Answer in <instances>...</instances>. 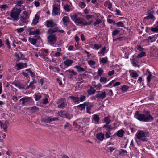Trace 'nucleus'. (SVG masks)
I'll list each match as a JSON object with an SVG mask.
<instances>
[{
    "label": "nucleus",
    "mask_w": 158,
    "mask_h": 158,
    "mask_svg": "<svg viewBox=\"0 0 158 158\" xmlns=\"http://www.w3.org/2000/svg\"><path fill=\"white\" fill-rule=\"evenodd\" d=\"M134 117L138 120L143 122H150L152 121L153 119L150 112L148 111L143 113H140L139 111H136Z\"/></svg>",
    "instance_id": "nucleus-1"
},
{
    "label": "nucleus",
    "mask_w": 158,
    "mask_h": 158,
    "mask_svg": "<svg viewBox=\"0 0 158 158\" xmlns=\"http://www.w3.org/2000/svg\"><path fill=\"white\" fill-rule=\"evenodd\" d=\"M46 26L48 28H54L53 29L50 28L47 31L48 34L54 33L56 32L64 33V31L63 30H60L59 27L57 26L56 24L54 23L52 20H47L46 22Z\"/></svg>",
    "instance_id": "nucleus-2"
},
{
    "label": "nucleus",
    "mask_w": 158,
    "mask_h": 158,
    "mask_svg": "<svg viewBox=\"0 0 158 158\" xmlns=\"http://www.w3.org/2000/svg\"><path fill=\"white\" fill-rule=\"evenodd\" d=\"M88 122L86 119H85L83 120H77L74 122L73 123V125L75 126L76 130L80 133H85V130L84 129L83 127H84Z\"/></svg>",
    "instance_id": "nucleus-3"
},
{
    "label": "nucleus",
    "mask_w": 158,
    "mask_h": 158,
    "mask_svg": "<svg viewBox=\"0 0 158 158\" xmlns=\"http://www.w3.org/2000/svg\"><path fill=\"white\" fill-rule=\"evenodd\" d=\"M71 19L75 22L77 25L81 26L90 25L93 23V21L87 22L85 20L82 18H79L76 14H73L71 15Z\"/></svg>",
    "instance_id": "nucleus-4"
},
{
    "label": "nucleus",
    "mask_w": 158,
    "mask_h": 158,
    "mask_svg": "<svg viewBox=\"0 0 158 158\" xmlns=\"http://www.w3.org/2000/svg\"><path fill=\"white\" fill-rule=\"evenodd\" d=\"M148 132L146 130H138L136 134L137 138L140 142H144L147 140L146 137L148 136Z\"/></svg>",
    "instance_id": "nucleus-5"
},
{
    "label": "nucleus",
    "mask_w": 158,
    "mask_h": 158,
    "mask_svg": "<svg viewBox=\"0 0 158 158\" xmlns=\"http://www.w3.org/2000/svg\"><path fill=\"white\" fill-rule=\"evenodd\" d=\"M21 12L20 9L14 8L11 10L10 16L14 20L17 21L19 19V16Z\"/></svg>",
    "instance_id": "nucleus-6"
},
{
    "label": "nucleus",
    "mask_w": 158,
    "mask_h": 158,
    "mask_svg": "<svg viewBox=\"0 0 158 158\" xmlns=\"http://www.w3.org/2000/svg\"><path fill=\"white\" fill-rule=\"evenodd\" d=\"M23 15L20 18V20L23 23L27 24L28 22V19L29 18V14L27 12L24 11L23 12Z\"/></svg>",
    "instance_id": "nucleus-7"
},
{
    "label": "nucleus",
    "mask_w": 158,
    "mask_h": 158,
    "mask_svg": "<svg viewBox=\"0 0 158 158\" xmlns=\"http://www.w3.org/2000/svg\"><path fill=\"white\" fill-rule=\"evenodd\" d=\"M50 35L48 37V41L51 44H54L56 43L57 37L56 34H48Z\"/></svg>",
    "instance_id": "nucleus-8"
},
{
    "label": "nucleus",
    "mask_w": 158,
    "mask_h": 158,
    "mask_svg": "<svg viewBox=\"0 0 158 158\" xmlns=\"http://www.w3.org/2000/svg\"><path fill=\"white\" fill-rule=\"evenodd\" d=\"M31 100V97L25 96L20 99L19 102L20 104L24 106L26 103L29 102Z\"/></svg>",
    "instance_id": "nucleus-9"
},
{
    "label": "nucleus",
    "mask_w": 158,
    "mask_h": 158,
    "mask_svg": "<svg viewBox=\"0 0 158 158\" xmlns=\"http://www.w3.org/2000/svg\"><path fill=\"white\" fill-rule=\"evenodd\" d=\"M40 36L39 35H36L33 36V37H29V41L33 45H35L37 41L38 40L40 39Z\"/></svg>",
    "instance_id": "nucleus-10"
},
{
    "label": "nucleus",
    "mask_w": 158,
    "mask_h": 158,
    "mask_svg": "<svg viewBox=\"0 0 158 158\" xmlns=\"http://www.w3.org/2000/svg\"><path fill=\"white\" fill-rule=\"evenodd\" d=\"M65 102L66 100L65 98H63L59 99L57 102L58 107L62 108L65 107L66 106Z\"/></svg>",
    "instance_id": "nucleus-11"
},
{
    "label": "nucleus",
    "mask_w": 158,
    "mask_h": 158,
    "mask_svg": "<svg viewBox=\"0 0 158 158\" xmlns=\"http://www.w3.org/2000/svg\"><path fill=\"white\" fill-rule=\"evenodd\" d=\"M98 93L96 95V98L103 99L106 97V94L105 92L99 91H98Z\"/></svg>",
    "instance_id": "nucleus-12"
},
{
    "label": "nucleus",
    "mask_w": 158,
    "mask_h": 158,
    "mask_svg": "<svg viewBox=\"0 0 158 158\" xmlns=\"http://www.w3.org/2000/svg\"><path fill=\"white\" fill-rule=\"evenodd\" d=\"M145 75L147 76V83L148 85L150 83L151 79L152 77V75L151 74L149 69L147 70L145 73Z\"/></svg>",
    "instance_id": "nucleus-13"
},
{
    "label": "nucleus",
    "mask_w": 158,
    "mask_h": 158,
    "mask_svg": "<svg viewBox=\"0 0 158 158\" xmlns=\"http://www.w3.org/2000/svg\"><path fill=\"white\" fill-rule=\"evenodd\" d=\"M60 7H53L52 11V15L55 16L59 15L60 14Z\"/></svg>",
    "instance_id": "nucleus-14"
},
{
    "label": "nucleus",
    "mask_w": 158,
    "mask_h": 158,
    "mask_svg": "<svg viewBox=\"0 0 158 158\" xmlns=\"http://www.w3.org/2000/svg\"><path fill=\"white\" fill-rule=\"evenodd\" d=\"M27 67L26 63H19L15 65V68L18 70Z\"/></svg>",
    "instance_id": "nucleus-15"
},
{
    "label": "nucleus",
    "mask_w": 158,
    "mask_h": 158,
    "mask_svg": "<svg viewBox=\"0 0 158 158\" xmlns=\"http://www.w3.org/2000/svg\"><path fill=\"white\" fill-rule=\"evenodd\" d=\"M58 118L56 117L52 118V117H49L43 119L44 121L47 123H49L53 121H56Z\"/></svg>",
    "instance_id": "nucleus-16"
},
{
    "label": "nucleus",
    "mask_w": 158,
    "mask_h": 158,
    "mask_svg": "<svg viewBox=\"0 0 158 158\" xmlns=\"http://www.w3.org/2000/svg\"><path fill=\"white\" fill-rule=\"evenodd\" d=\"M73 62V60L70 59H67L63 63L65 66L68 67L71 66Z\"/></svg>",
    "instance_id": "nucleus-17"
},
{
    "label": "nucleus",
    "mask_w": 158,
    "mask_h": 158,
    "mask_svg": "<svg viewBox=\"0 0 158 158\" xmlns=\"http://www.w3.org/2000/svg\"><path fill=\"white\" fill-rule=\"evenodd\" d=\"M97 139L100 141H102L104 139V135L102 132H99L96 135Z\"/></svg>",
    "instance_id": "nucleus-18"
},
{
    "label": "nucleus",
    "mask_w": 158,
    "mask_h": 158,
    "mask_svg": "<svg viewBox=\"0 0 158 158\" xmlns=\"http://www.w3.org/2000/svg\"><path fill=\"white\" fill-rule=\"evenodd\" d=\"M88 102H86L82 104H80L77 106V108L80 110H82L84 109L86 106H87L88 104Z\"/></svg>",
    "instance_id": "nucleus-19"
},
{
    "label": "nucleus",
    "mask_w": 158,
    "mask_h": 158,
    "mask_svg": "<svg viewBox=\"0 0 158 158\" xmlns=\"http://www.w3.org/2000/svg\"><path fill=\"white\" fill-rule=\"evenodd\" d=\"M130 75L135 79H137L139 76V75L134 70H132L130 72Z\"/></svg>",
    "instance_id": "nucleus-20"
},
{
    "label": "nucleus",
    "mask_w": 158,
    "mask_h": 158,
    "mask_svg": "<svg viewBox=\"0 0 158 158\" xmlns=\"http://www.w3.org/2000/svg\"><path fill=\"white\" fill-rule=\"evenodd\" d=\"M69 98L74 103L78 104L79 103L78 97H75L74 96H69Z\"/></svg>",
    "instance_id": "nucleus-21"
},
{
    "label": "nucleus",
    "mask_w": 158,
    "mask_h": 158,
    "mask_svg": "<svg viewBox=\"0 0 158 158\" xmlns=\"http://www.w3.org/2000/svg\"><path fill=\"white\" fill-rule=\"evenodd\" d=\"M96 92V90L94 89L92 87H90V88L87 90L88 96L94 94Z\"/></svg>",
    "instance_id": "nucleus-22"
},
{
    "label": "nucleus",
    "mask_w": 158,
    "mask_h": 158,
    "mask_svg": "<svg viewBox=\"0 0 158 158\" xmlns=\"http://www.w3.org/2000/svg\"><path fill=\"white\" fill-rule=\"evenodd\" d=\"M104 5L105 7H108L110 10H111L112 7V4L109 0L106 1Z\"/></svg>",
    "instance_id": "nucleus-23"
},
{
    "label": "nucleus",
    "mask_w": 158,
    "mask_h": 158,
    "mask_svg": "<svg viewBox=\"0 0 158 158\" xmlns=\"http://www.w3.org/2000/svg\"><path fill=\"white\" fill-rule=\"evenodd\" d=\"M39 19V17L37 15H35L31 25L33 26L36 25L38 23Z\"/></svg>",
    "instance_id": "nucleus-24"
},
{
    "label": "nucleus",
    "mask_w": 158,
    "mask_h": 158,
    "mask_svg": "<svg viewBox=\"0 0 158 158\" xmlns=\"http://www.w3.org/2000/svg\"><path fill=\"white\" fill-rule=\"evenodd\" d=\"M93 120L95 123H99V116L97 114H95L92 116Z\"/></svg>",
    "instance_id": "nucleus-25"
},
{
    "label": "nucleus",
    "mask_w": 158,
    "mask_h": 158,
    "mask_svg": "<svg viewBox=\"0 0 158 158\" xmlns=\"http://www.w3.org/2000/svg\"><path fill=\"white\" fill-rule=\"evenodd\" d=\"M63 23L64 25H67L70 21L69 18L67 16H64L62 19Z\"/></svg>",
    "instance_id": "nucleus-26"
},
{
    "label": "nucleus",
    "mask_w": 158,
    "mask_h": 158,
    "mask_svg": "<svg viewBox=\"0 0 158 158\" xmlns=\"http://www.w3.org/2000/svg\"><path fill=\"white\" fill-rule=\"evenodd\" d=\"M88 105L86 106V112L87 113L91 114V109L93 107V106L89 103L88 102Z\"/></svg>",
    "instance_id": "nucleus-27"
},
{
    "label": "nucleus",
    "mask_w": 158,
    "mask_h": 158,
    "mask_svg": "<svg viewBox=\"0 0 158 158\" xmlns=\"http://www.w3.org/2000/svg\"><path fill=\"white\" fill-rule=\"evenodd\" d=\"M66 72L68 73L70 76H75L77 75V73L73 69H69L66 71Z\"/></svg>",
    "instance_id": "nucleus-28"
},
{
    "label": "nucleus",
    "mask_w": 158,
    "mask_h": 158,
    "mask_svg": "<svg viewBox=\"0 0 158 158\" xmlns=\"http://www.w3.org/2000/svg\"><path fill=\"white\" fill-rule=\"evenodd\" d=\"M0 125L1 126V128L3 129L5 132L6 131L7 126L6 122L4 124H3L1 121H0Z\"/></svg>",
    "instance_id": "nucleus-29"
},
{
    "label": "nucleus",
    "mask_w": 158,
    "mask_h": 158,
    "mask_svg": "<svg viewBox=\"0 0 158 158\" xmlns=\"http://www.w3.org/2000/svg\"><path fill=\"white\" fill-rule=\"evenodd\" d=\"M154 18V16L152 13L151 12H150L149 11L148 13V16L145 17L144 19H153Z\"/></svg>",
    "instance_id": "nucleus-30"
},
{
    "label": "nucleus",
    "mask_w": 158,
    "mask_h": 158,
    "mask_svg": "<svg viewBox=\"0 0 158 158\" xmlns=\"http://www.w3.org/2000/svg\"><path fill=\"white\" fill-rule=\"evenodd\" d=\"M40 31L39 29H36V30H33L32 32H31V33H29V35H38L40 34Z\"/></svg>",
    "instance_id": "nucleus-31"
},
{
    "label": "nucleus",
    "mask_w": 158,
    "mask_h": 158,
    "mask_svg": "<svg viewBox=\"0 0 158 158\" xmlns=\"http://www.w3.org/2000/svg\"><path fill=\"white\" fill-rule=\"evenodd\" d=\"M124 133V131L122 129H121L118 131L117 133V135L119 137H121L123 136Z\"/></svg>",
    "instance_id": "nucleus-32"
},
{
    "label": "nucleus",
    "mask_w": 158,
    "mask_h": 158,
    "mask_svg": "<svg viewBox=\"0 0 158 158\" xmlns=\"http://www.w3.org/2000/svg\"><path fill=\"white\" fill-rule=\"evenodd\" d=\"M74 68L76 69L78 72H81L85 71V69L80 66L77 65L74 67Z\"/></svg>",
    "instance_id": "nucleus-33"
},
{
    "label": "nucleus",
    "mask_w": 158,
    "mask_h": 158,
    "mask_svg": "<svg viewBox=\"0 0 158 158\" xmlns=\"http://www.w3.org/2000/svg\"><path fill=\"white\" fill-rule=\"evenodd\" d=\"M157 37V35L152 37L149 36L148 39V41L149 42H153L156 40Z\"/></svg>",
    "instance_id": "nucleus-34"
},
{
    "label": "nucleus",
    "mask_w": 158,
    "mask_h": 158,
    "mask_svg": "<svg viewBox=\"0 0 158 158\" xmlns=\"http://www.w3.org/2000/svg\"><path fill=\"white\" fill-rule=\"evenodd\" d=\"M111 133L110 131H106L105 133V136L106 138L107 139L112 137Z\"/></svg>",
    "instance_id": "nucleus-35"
},
{
    "label": "nucleus",
    "mask_w": 158,
    "mask_h": 158,
    "mask_svg": "<svg viewBox=\"0 0 158 158\" xmlns=\"http://www.w3.org/2000/svg\"><path fill=\"white\" fill-rule=\"evenodd\" d=\"M146 55V53L145 52H142L140 53L137 56V58L139 59L142 57L145 56Z\"/></svg>",
    "instance_id": "nucleus-36"
},
{
    "label": "nucleus",
    "mask_w": 158,
    "mask_h": 158,
    "mask_svg": "<svg viewBox=\"0 0 158 158\" xmlns=\"http://www.w3.org/2000/svg\"><path fill=\"white\" fill-rule=\"evenodd\" d=\"M120 32V31L118 29H115L112 32V35L113 37L114 38L115 36L118 34Z\"/></svg>",
    "instance_id": "nucleus-37"
},
{
    "label": "nucleus",
    "mask_w": 158,
    "mask_h": 158,
    "mask_svg": "<svg viewBox=\"0 0 158 158\" xmlns=\"http://www.w3.org/2000/svg\"><path fill=\"white\" fill-rule=\"evenodd\" d=\"M87 63L88 64L92 67H93L94 66L95 64L96 63L95 61L91 60L87 61Z\"/></svg>",
    "instance_id": "nucleus-38"
},
{
    "label": "nucleus",
    "mask_w": 158,
    "mask_h": 158,
    "mask_svg": "<svg viewBox=\"0 0 158 158\" xmlns=\"http://www.w3.org/2000/svg\"><path fill=\"white\" fill-rule=\"evenodd\" d=\"M15 86L19 89H24L25 85L23 84L18 83L16 84Z\"/></svg>",
    "instance_id": "nucleus-39"
},
{
    "label": "nucleus",
    "mask_w": 158,
    "mask_h": 158,
    "mask_svg": "<svg viewBox=\"0 0 158 158\" xmlns=\"http://www.w3.org/2000/svg\"><path fill=\"white\" fill-rule=\"evenodd\" d=\"M116 26L117 27H124V23H122V22L120 21L116 23Z\"/></svg>",
    "instance_id": "nucleus-40"
},
{
    "label": "nucleus",
    "mask_w": 158,
    "mask_h": 158,
    "mask_svg": "<svg viewBox=\"0 0 158 158\" xmlns=\"http://www.w3.org/2000/svg\"><path fill=\"white\" fill-rule=\"evenodd\" d=\"M60 4V1L57 0L55 1L54 4L53 5V7H59Z\"/></svg>",
    "instance_id": "nucleus-41"
},
{
    "label": "nucleus",
    "mask_w": 158,
    "mask_h": 158,
    "mask_svg": "<svg viewBox=\"0 0 158 158\" xmlns=\"http://www.w3.org/2000/svg\"><path fill=\"white\" fill-rule=\"evenodd\" d=\"M109 124H106L104 125L103 126V128H106L108 130V131H110V130H112V127L110 125H109Z\"/></svg>",
    "instance_id": "nucleus-42"
},
{
    "label": "nucleus",
    "mask_w": 158,
    "mask_h": 158,
    "mask_svg": "<svg viewBox=\"0 0 158 158\" xmlns=\"http://www.w3.org/2000/svg\"><path fill=\"white\" fill-rule=\"evenodd\" d=\"M102 22V21L100 19H97L96 21L93 23V25L94 26L99 24Z\"/></svg>",
    "instance_id": "nucleus-43"
},
{
    "label": "nucleus",
    "mask_w": 158,
    "mask_h": 158,
    "mask_svg": "<svg viewBox=\"0 0 158 158\" xmlns=\"http://www.w3.org/2000/svg\"><path fill=\"white\" fill-rule=\"evenodd\" d=\"M64 8L65 10L67 12L71 10L70 6L68 4L64 6Z\"/></svg>",
    "instance_id": "nucleus-44"
},
{
    "label": "nucleus",
    "mask_w": 158,
    "mask_h": 158,
    "mask_svg": "<svg viewBox=\"0 0 158 158\" xmlns=\"http://www.w3.org/2000/svg\"><path fill=\"white\" fill-rule=\"evenodd\" d=\"M79 6L81 8H83L86 6V4L84 2L80 1L79 3Z\"/></svg>",
    "instance_id": "nucleus-45"
},
{
    "label": "nucleus",
    "mask_w": 158,
    "mask_h": 158,
    "mask_svg": "<svg viewBox=\"0 0 158 158\" xmlns=\"http://www.w3.org/2000/svg\"><path fill=\"white\" fill-rule=\"evenodd\" d=\"M31 111L32 113H34L38 111V109L35 106H34L31 109Z\"/></svg>",
    "instance_id": "nucleus-46"
},
{
    "label": "nucleus",
    "mask_w": 158,
    "mask_h": 158,
    "mask_svg": "<svg viewBox=\"0 0 158 158\" xmlns=\"http://www.w3.org/2000/svg\"><path fill=\"white\" fill-rule=\"evenodd\" d=\"M104 122L106 124H109L111 123V120L108 117H106L104 119Z\"/></svg>",
    "instance_id": "nucleus-47"
},
{
    "label": "nucleus",
    "mask_w": 158,
    "mask_h": 158,
    "mask_svg": "<svg viewBox=\"0 0 158 158\" xmlns=\"http://www.w3.org/2000/svg\"><path fill=\"white\" fill-rule=\"evenodd\" d=\"M47 54H45L44 53H41V57L44 59L46 61H48L49 60L47 56Z\"/></svg>",
    "instance_id": "nucleus-48"
},
{
    "label": "nucleus",
    "mask_w": 158,
    "mask_h": 158,
    "mask_svg": "<svg viewBox=\"0 0 158 158\" xmlns=\"http://www.w3.org/2000/svg\"><path fill=\"white\" fill-rule=\"evenodd\" d=\"M151 31L154 32H157L158 31V25L151 28Z\"/></svg>",
    "instance_id": "nucleus-49"
},
{
    "label": "nucleus",
    "mask_w": 158,
    "mask_h": 158,
    "mask_svg": "<svg viewBox=\"0 0 158 158\" xmlns=\"http://www.w3.org/2000/svg\"><path fill=\"white\" fill-rule=\"evenodd\" d=\"M107 57L102 58L100 60V62L104 64L106 63L107 61Z\"/></svg>",
    "instance_id": "nucleus-50"
},
{
    "label": "nucleus",
    "mask_w": 158,
    "mask_h": 158,
    "mask_svg": "<svg viewBox=\"0 0 158 158\" xmlns=\"http://www.w3.org/2000/svg\"><path fill=\"white\" fill-rule=\"evenodd\" d=\"M120 153L122 156H124L127 154V152L126 150L121 149L120 151Z\"/></svg>",
    "instance_id": "nucleus-51"
},
{
    "label": "nucleus",
    "mask_w": 158,
    "mask_h": 158,
    "mask_svg": "<svg viewBox=\"0 0 158 158\" xmlns=\"http://www.w3.org/2000/svg\"><path fill=\"white\" fill-rule=\"evenodd\" d=\"M79 102H82L85 100L86 97L85 96L81 95L80 97H78Z\"/></svg>",
    "instance_id": "nucleus-52"
},
{
    "label": "nucleus",
    "mask_w": 158,
    "mask_h": 158,
    "mask_svg": "<svg viewBox=\"0 0 158 158\" xmlns=\"http://www.w3.org/2000/svg\"><path fill=\"white\" fill-rule=\"evenodd\" d=\"M103 73V70L101 68L98 69V76H100Z\"/></svg>",
    "instance_id": "nucleus-53"
},
{
    "label": "nucleus",
    "mask_w": 158,
    "mask_h": 158,
    "mask_svg": "<svg viewBox=\"0 0 158 158\" xmlns=\"http://www.w3.org/2000/svg\"><path fill=\"white\" fill-rule=\"evenodd\" d=\"M6 45L7 46L8 48L10 49L11 48L10 44L8 39H7L5 41Z\"/></svg>",
    "instance_id": "nucleus-54"
},
{
    "label": "nucleus",
    "mask_w": 158,
    "mask_h": 158,
    "mask_svg": "<svg viewBox=\"0 0 158 158\" xmlns=\"http://www.w3.org/2000/svg\"><path fill=\"white\" fill-rule=\"evenodd\" d=\"M24 31V29L23 28H19L15 30V31H17L18 33H20L23 32Z\"/></svg>",
    "instance_id": "nucleus-55"
},
{
    "label": "nucleus",
    "mask_w": 158,
    "mask_h": 158,
    "mask_svg": "<svg viewBox=\"0 0 158 158\" xmlns=\"http://www.w3.org/2000/svg\"><path fill=\"white\" fill-rule=\"evenodd\" d=\"M129 89V87L127 85H123L122 87L121 90L123 91L126 92Z\"/></svg>",
    "instance_id": "nucleus-56"
},
{
    "label": "nucleus",
    "mask_w": 158,
    "mask_h": 158,
    "mask_svg": "<svg viewBox=\"0 0 158 158\" xmlns=\"http://www.w3.org/2000/svg\"><path fill=\"white\" fill-rule=\"evenodd\" d=\"M100 81L101 82H103L106 83L107 81V78L105 77H101L100 79Z\"/></svg>",
    "instance_id": "nucleus-57"
},
{
    "label": "nucleus",
    "mask_w": 158,
    "mask_h": 158,
    "mask_svg": "<svg viewBox=\"0 0 158 158\" xmlns=\"http://www.w3.org/2000/svg\"><path fill=\"white\" fill-rule=\"evenodd\" d=\"M132 64L134 66L136 67L138 66L137 61L135 59H133L131 61Z\"/></svg>",
    "instance_id": "nucleus-58"
},
{
    "label": "nucleus",
    "mask_w": 158,
    "mask_h": 158,
    "mask_svg": "<svg viewBox=\"0 0 158 158\" xmlns=\"http://www.w3.org/2000/svg\"><path fill=\"white\" fill-rule=\"evenodd\" d=\"M94 47L96 49L98 50L102 47V45L101 44H95Z\"/></svg>",
    "instance_id": "nucleus-59"
},
{
    "label": "nucleus",
    "mask_w": 158,
    "mask_h": 158,
    "mask_svg": "<svg viewBox=\"0 0 158 158\" xmlns=\"http://www.w3.org/2000/svg\"><path fill=\"white\" fill-rule=\"evenodd\" d=\"M41 51L42 52L41 53H46V54H48V50L47 49H42L41 50Z\"/></svg>",
    "instance_id": "nucleus-60"
},
{
    "label": "nucleus",
    "mask_w": 158,
    "mask_h": 158,
    "mask_svg": "<svg viewBox=\"0 0 158 158\" xmlns=\"http://www.w3.org/2000/svg\"><path fill=\"white\" fill-rule=\"evenodd\" d=\"M106 50V48L105 47H104L103 48H102L101 49V52L100 53L102 54L103 56H104V55L105 53Z\"/></svg>",
    "instance_id": "nucleus-61"
},
{
    "label": "nucleus",
    "mask_w": 158,
    "mask_h": 158,
    "mask_svg": "<svg viewBox=\"0 0 158 158\" xmlns=\"http://www.w3.org/2000/svg\"><path fill=\"white\" fill-rule=\"evenodd\" d=\"M95 17V16L94 15H88L86 16V18L87 20H89L90 19L94 18Z\"/></svg>",
    "instance_id": "nucleus-62"
},
{
    "label": "nucleus",
    "mask_w": 158,
    "mask_h": 158,
    "mask_svg": "<svg viewBox=\"0 0 158 158\" xmlns=\"http://www.w3.org/2000/svg\"><path fill=\"white\" fill-rule=\"evenodd\" d=\"M31 82L29 85L26 88L27 89H28L30 87H31L32 89H33L35 88L34 85Z\"/></svg>",
    "instance_id": "nucleus-63"
},
{
    "label": "nucleus",
    "mask_w": 158,
    "mask_h": 158,
    "mask_svg": "<svg viewBox=\"0 0 158 158\" xmlns=\"http://www.w3.org/2000/svg\"><path fill=\"white\" fill-rule=\"evenodd\" d=\"M107 22L110 24H114L115 23V22L112 19H109L107 20Z\"/></svg>",
    "instance_id": "nucleus-64"
}]
</instances>
